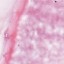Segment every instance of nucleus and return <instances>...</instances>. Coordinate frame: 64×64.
Segmentation results:
<instances>
[{
    "mask_svg": "<svg viewBox=\"0 0 64 64\" xmlns=\"http://www.w3.org/2000/svg\"><path fill=\"white\" fill-rule=\"evenodd\" d=\"M55 2H57L55 1Z\"/></svg>",
    "mask_w": 64,
    "mask_h": 64,
    "instance_id": "obj_1",
    "label": "nucleus"
}]
</instances>
